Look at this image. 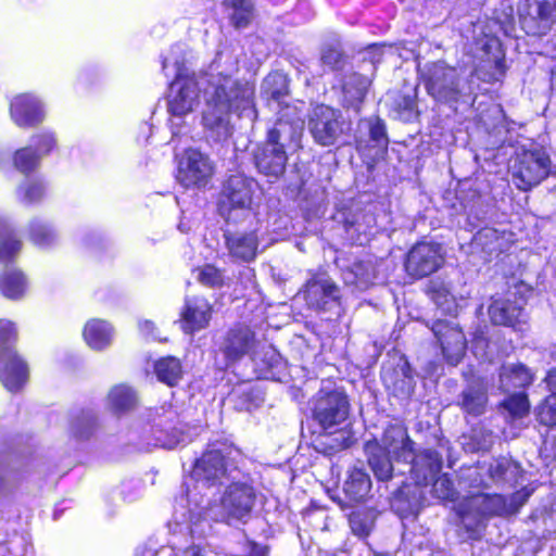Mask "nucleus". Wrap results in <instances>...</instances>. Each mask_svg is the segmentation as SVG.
Listing matches in <instances>:
<instances>
[{
    "label": "nucleus",
    "mask_w": 556,
    "mask_h": 556,
    "mask_svg": "<svg viewBox=\"0 0 556 556\" xmlns=\"http://www.w3.org/2000/svg\"><path fill=\"white\" fill-rule=\"evenodd\" d=\"M314 419L329 433H336V427L345 421L349 415V402L339 390L318 392L313 409Z\"/></svg>",
    "instance_id": "9b49d317"
},
{
    "label": "nucleus",
    "mask_w": 556,
    "mask_h": 556,
    "mask_svg": "<svg viewBox=\"0 0 556 556\" xmlns=\"http://www.w3.org/2000/svg\"><path fill=\"white\" fill-rule=\"evenodd\" d=\"M157 437L155 438V446H161L164 448H175L180 444H186L188 439L184 434L182 430L178 428H173L170 431H165L160 429Z\"/></svg>",
    "instance_id": "a19ab883"
},
{
    "label": "nucleus",
    "mask_w": 556,
    "mask_h": 556,
    "mask_svg": "<svg viewBox=\"0 0 556 556\" xmlns=\"http://www.w3.org/2000/svg\"><path fill=\"white\" fill-rule=\"evenodd\" d=\"M350 527L354 534L365 536L369 533L371 523L358 513H353L350 516Z\"/></svg>",
    "instance_id": "49530a36"
},
{
    "label": "nucleus",
    "mask_w": 556,
    "mask_h": 556,
    "mask_svg": "<svg viewBox=\"0 0 556 556\" xmlns=\"http://www.w3.org/2000/svg\"><path fill=\"white\" fill-rule=\"evenodd\" d=\"M486 401L482 386H469L462 393L460 406L467 414L479 416L484 413Z\"/></svg>",
    "instance_id": "2f4dec72"
},
{
    "label": "nucleus",
    "mask_w": 556,
    "mask_h": 556,
    "mask_svg": "<svg viewBox=\"0 0 556 556\" xmlns=\"http://www.w3.org/2000/svg\"><path fill=\"white\" fill-rule=\"evenodd\" d=\"M368 126L371 140L379 146H386L387 138L383 123L379 118H375L368 121Z\"/></svg>",
    "instance_id": "de8ad7c7"
},
{
    "label": "nucleus",
    "mask_w": 556,
    "mask_h": 556,
    "mask_svg": "<svg viewBox=\"0 0 556 556\" xmlns=\"http://www.w3.org/2000/svg\"><path fill=\"white\" fill-rule=\"evenodd\" d=\"M504 408L514 418H521L528 414L530 404L523 392L514 393L503 402Z\"/></svg>",
    "instance_id": "ea45409f"
},
{
    "label": "nucleus",
    "mask_w": 556,
    "mask_h": 556,
    "mask_svg": "<svg viewBox=\"0 0 556 556\" xmlns=\"http://www.w3.org/2000/svg\"><path fill=\"white\" fill-rule=\"evenodd\" d=\"M475 240L477 244L481 245L490 253L502 251V244L500 243L498 232L493 228H484L480 230L476 235Z\"/></svg>",
    "instance_id": "79ce46f5"
},
{
    "label": "nucleus",
    "mask_w": 556,
    "mask_h": 556,
    "mask_svg": "<svg viewBox=\"0 0 556 556\" xmlns=\"http://www.w3.org/2000/svg\"><path fill=\"white\" fill-rule=\"evenodd\" d=\"M139 329L141 333L147 338L157 339V336L154 334V325L152 321L144 320L139 324Z\"/></svg>",
    "instance_id": "603ef678"
},
{
    "label": "nucleus",
    "mask_w": 556,
    "mask_h": 556,
    "mask_svg": "<svg viewBox=\"0 0 556 556\" xmlns=\"http://www.w3.org/2000/svg\"><path fill=\"white\" fill-rule=\"evenodd\" d=\"M532 382V375L529 369L521 364H506L502 366L500 372V388L504 392L511 389L525 388Z\"/></svg>",
    "instance_id": "bb28decb"
},
{
    "label": "nucleus",
    "mask_w": 556,
    "mask_h": 556,
    "mask_svg": "<svg viewBox=\"0 0 556 556\" xmlns=\"http://www.w3.org/2000/svg\"><path fill=\"white\" fill-rule=\"evenodd\" d=\"M17 330L15 324L8 319L0 320V352L7 349V344L16 340Z\"/></svg>",
    "instance_id": "a18cd8bd"
},
{
    "label": "nucleus",
    "mask_w": 556,
    "mask_h": 556,
    "mask_svg": "<svg viewBox=\"0 0 556 556\" xmlns=\"http://www.w3.org/2000/svg\"><path fill=\"white\" fill-rule=\"evenodd\" d=\"M229 255L235 261L251 262L256 257L258 239L255 232H235L225 235Z\"/></svg>",
    "instance_id": "b1692460"
},
{
    "label": "nucleus",
    "mask_w": 556,
    "mask_h": 556,
    "mask_svg": "<svg viewBox=\"0 0 556 556\" xmlns=\"http://www.w3.org/2000/svg\"><path fill=\"white\" fill-rule=\"evenodd\" d=\"M440 469H442V467ZM440 471L441 470H439L432 478L428 479L427 482H421L420 484H428L432 482V493L435 497L452 501L456 494L453 482L446 475L435 478Z\"/></svg>",
    "instance_id": "4c0bfd02"
},
{
    "label": "nucleus",
    "mask_w": 556,
    "mask_h": 556,
    "mask_svg": "<svg viewBox=\"0 0 556 556\" xmlns=\"http://www.w3.org/2000/svg\"><path fill=\"white\" fill-rule=\"evenodd\" d=\"M138 403L137 393L130 387L118 384L108 394V405L116 414L130 412Z\"/></svg>",
    "instance_id": "c756f323"
},
{
    "label": "nucleus",
    "mask_w": 556,
    "mask_h": 556,
    "mask_svg": "<svg viewBox=\"0 0 556 556\" xmlns=\"http://www.w3.org/2000/svg\"><path fill=\"white\" fill-rule=\"evenodd\" d=\"M223 8L233 27L245 28L254 17V4L251 0H224Z\"/></svg>",
    "instance_id": "cd10ccee"
},
{
    "label": "nucleus",
    "mask_w": 556,
    "mask_h": 556,
    "mask_svg": "<svg viewBox=\"0 0 556 556\" xmlns=\"http://www.w3.org/2000/svg\"><path fill=\"white\" fill-rule=\"evenodd\" d=\"M10 116L21 128L36 127L46 117L45 104L36 94H17L11 100Z\"/></svg>",
    "instance_id": "2eb2a0df"
},
{
    "label": "nucleus",
    "mask_w": 556,
    "mask_h": 556,
    "mask_svg": "<svg viewBox=\"0 0 556 556\" xmlns=\"http://www.w3.org/2000/svg\"><path fill=\"white\" fill-rule=\"evenodd\" d=\"M258 184L255 179L242 174L231 175L224 185L219 213L227 220L237 222L244 217L253 206Z\"/></svg>",
    "instance_id": "423d86ee"
},
{
    "label": "nucleus",
    "mask_w": 556,
    "mask_h": 556,
    "mask_svg": "<svg viewBox=\"0 0 556 556\" xmlns=\"http://www.w3.org/2000/svg\"><path fill=\"white\" fill-rule=\"evenodd\" d=\"M473 472H477V469L470 470L469 476H472Z\"/></svg>",
    "instance_id": "13d9d810"
},
{
    "label": "nucleus",
    "mask_w": 556,
    "mask_h": 556,
    "mask_svg": "<svg viewBox=\"0 0 556 556\" xmlns=\"http://www.w3.org/2000/svg\"><path fill=\"white\" fill-rule=\"evenodd\" d=\"M255 346L254 332L248 326L237 325L229 329L218 342V354L223 355V359H216V364L219 368H227L244 355L252 354Z\"/></svg>",
    "instance_id": "f8f14e48"
},
{
    "label": "nucleus",
    "mask_w": 556,
    "mask_h": 556,
    "mask_svg": "<svg viewBox=\"0 0 556 556\" xmlns=\"http://www.w3.org/2000/svg\"><path fill=\"white\" fill-rule=\"evenodd\" d=\"M308 130L318 144H336L344 132L340 111L325 104L314 106L308 118Z\"/></svg>",
    "instance_id": "9d476101"
},
{
    "label": "nucleus",
    "mask_w": 556,
    "mask_h": 556,
    "mask_svg": "<svg viewBox=\"0 0 556 556\" xmlns=\"http://www.w3.org/2000/svg\"><path fill=\"white\" fill-rule=\"evenodd\" d=\"M281 116L283 118L288 114L283 113ZM303 125L304 119L294 109V116L290 123L280 119L268 131L265 142L254 152L255 165L262 174L278 177L285 172L287 163L286 146L288 142L298 143Z\"/></svg>",
    "instance_id": "f03ea898"
},
{
    "label": "nucleus",
    "mask_w": 556,
    "mask_h": 556,
    "mask_svg": "<svg viewBox=\"0 0 556 556\" xmlns=\"http://www.w3.org/2000/svg\"><path fill=\"white\" fill-rule=\"evenodd\" d=\"M382 447L396 459L412 463L410 472L416 483L427 482L441 468L442 457L433 450H426L419 455H414L413 441L406 429L399 425H392L384 430Z\"/></svg>",
    "instance_id": "7ed1b4c3"
},
{
    "label": "nucleus",
    "mask_w": 556,
    "mask_h": 556,
    "mask_svg": "<svg viewBox=\"0 0 556 556\" xmlns=\"http://www.w3.org/2000/svg\"><path fill=\"white\" fill-rule=\"evenodd\" d=\"M154 370L157 379L170 387L177 384L182 377L180 361L172 356L159 359L155 363Z\"/></svg>",
    "instance_id": "473e14b6"
},
{
    "label": "nucleus",
    "mask_w": 556,
    "mask_h": 556,
    "mask_svg": "<svg viewBox=\"0 0 556 556\" xmlns=\"http://www.w3.org/2000/svg\"><path fill=\"white\" fill-rule=\"evenodd\" d=\"M197 279L207 287H219L223 285L222 271L213 265H204L195 270Z\"/></svg>",
    "instance_id": "37998d69"
},
{
    "label": "nucleus",
    "mask_w": 556,
    "mask_h": 556,
    "mask_svg": "<svg viewBox=\"0 0 556 556\" xmlns=\"http://www.w3.org/2000/svg\"><path fill=\"white\" fill-rule=\"evenodd\" d=\"M22 242L16 238L8 220L0 216V260L5 261L16 255Z\"/></svg>",
    "instance_id": "72a5a7b5"
},
{
    "label": "nucleus",
    "mask_w": 556,
    "mask_h": 556,
    "mask_svg": "<svg viewBox=\"0 0 556 556\" xmlns=\"http://www.w3.org/2000/svg\"><path fill=\"white\" fill-rule=\"evenodd\" d=\"M321 63L330 70H334L339 66L342 54L339 50L329 48L323 51Z\"/></svg>",
    "instance_id": "3c124183"
},
{
    "label": "nucleus",
    "mask_w": 556,
    "mask_h": 556,
    "mask_svg": "<svg viewBox=\"0 0 556 556\" xmlns=\"http://www.w3.org/2000/svg\"><path fill=\"white\" fill-rule=\"evenodd\" d=\"M29 146H33V149L43 159L56 147V138L53 132L43 130L31 136Z\"/></svg>",
    "instance_id": "58836bf2"
},
{
    "label": "nucleus",
    "mask_w": 556,
    "mask_h": 556,
    "mask_svg": "<svg viewBox=\"0 0 556 556\" xmlns=\"http://www.w3.org/2000/svg\"><path fill=\"white\" fill-rule=\"evenodd\" d=\"M28 379L26 364L16 354L9 352L5 359L0 361V380L10 392L22 389Z\"/></svg>",
    "instance_id": "5701e85b"
},
{
    "label": "nucleus",
    "mask_w": 556,
    "mask_h": 556,
    "mask_svg": "<svg viewBox=\"0 0 556 556\" xmlns=\"http://www.w3.org/2000/svg\"><path fill=\"white\" fill-rule=\"evenodd\" d=\"M432 299L438 306L442 307L443 311H446L448 313L452 312V306L454 303L450 294V291L444 286H441L439 287V289L433 290Z\"/></svg>",
    "instance_id": "09e8293b"
},
{
    "label": "nucleus",
    "mask_w": 556,
    "mask_h": 556,
    "mask_svg": "<svg viewBox=\"0 0 556 556\" xmlns=\"http://www.w3.org/2000/svg\"><path fill=\"white\" fill-rule=\"evenodd\" d=\"M509 467V462L506 459H495L489 466V475L493 481L502 480Z\"/></svg>",
    "instance_id": "8fccbe9b"
},
{
    "label": "nucleus",
    "mask_w": 556,
    "mask_h": 556,
    "mask_svg": "<svg viewBox=\"0 0 556 556\" xmlns=\"http://www.w3.org/2000/svg\"><path fill=\"white\" fill-rule=\"evenodd\" d=\"M41 160L42 157L33 149V146L21 148L13 154L14 167L25 175L36 170Z\"/></svg>",
    "instance_id": "f704fd0d"
},
{
    "label": "nucleus",
    "mask_w": 556,
    "mask_h": 556,
    "mask_svg": "<svg viewBox=\"0 0 556 556\" xmlns=\"http://www.w3.org/2000/svg\"><path fill=\"white\" fill-rule=\"evenodd\" d=\"M262 94L268 101L271 110H277L278 121L280 122L281 115L287 113L288 116L282 118L283 122L290 123L294 116V109L303 118L302 109L298 105H291L287 102L288 99V79L282 73L275 72L268 74L262 84Z\"/></svg>",
    "instance_id": "4468645a"
},
{
    "label": "nucleus",
    "mask_w": 556,
    "mask_h": 556,
    "mask_svg": "<svg viewBox=\"0 0 556 556\" xmlns=\"http://www.w3.org/2000/svg\"><path fill=\"white\" fill-rule=\"evenodd\" d=\"M433 332L441 344L446 361L452 365L458 364L466 349V339L463 331L457 326L438 321L433 326Z\"/></svg>",
    "instance_id": "aec40b11"
},
{
    "label": "nucleus",
    "mask_w": 556,
    "mask_h": 556,
    "mask_svg": "<svg viewBox=\"0 0 556 556\" xmlns=\"http://www.w3.org/2000/svg\"><path fill=\"white\" fill-rule=\"evenodd\" d=\"M525 301L514 295L505 299H495L489 307V316L493 324L522 329L526 324L523 311Z\"/></svg>",
    "instance_id": "6ab92c4d"
},
{
    "label": "nucleus",
    "mask_w": 556,
    "mask_h": 556,
    "mask_svg": "<svg viewBox=\"0 0 556 556\" xmlns=\"http://www.w3.org/2000/svg\"><path fill=\"white\" fill-rule=\"evenodd\" d=\"M545 381L551 394L556 395V368L548 371Z\"/></svg>",
    "instance_id": "864d4df0"
},
{
    "label": "nucleus",
    "mask_w": 556,
    "mask_h": 556,
    "mask_svg": "<svg viewBox=\"0 0 556 556\" xmlns=\"http://www.w3.org/2000/svg\"><path fill=\"white\" fill-rule=\"evenodd\" d=\"M371 488V481L366 471L354 467L344 483L345 494L354 502H359L366 497Z\"/></svg>",
    "instance_id": "7c9ffc66"
},
{
    "label": "nucleus",
    "mask_w": 556,
    "mask_h": 556,
    "mask_svg": "<svg viewBox=\"0 0 556 556\" xmlns=\"http://www.w3.org/2000/svg\"><path fill=\"white\" fill-rule=\"evenodd\" d=\"M304 299L308 306L327 309L340 299V289L325 273L314 274L303 288Z\"/></svg>",
    "instance_id": "dca6fc26"
},
{
    "label": "nucleus",
    "mask_w": 556,
    "mask_h": 556,
    "mask_svg": "<svg viewBox=\"0 0 556 556\" xmlns=\"http://www.w3.org/2000/svg\"><path fill=\"white\" fill-rule=\"evenodd\" d=\"M29 238L36 245L46 248L54 243L56 235L47 223L34 220L29 226Z\"/></svg>",
    "instance_id": "c9c22d12"
},
{
    "label": "nucleus",
    "mask_w": 556,
    "mask_h": 556,
    "mask_svg": "<svg viewBox=\"0 0 556 556\" xmlns=\"http://www.w3.org/2000/svg\"><path fill=\"white\" fill-rule=\"evenodd\" d=\"M508 513L504 496L482 493L473 494L459 504L458 515L469 539L477 538L482 520L486 516L504 515Z\"/></svg>",
    "instance_id": "0eeeda50"
},
{
    "label": "nucleus",
    "mask_w": 556,
    "mask_h": 556,
    "mask_svg": "<svg viewBox=\"0 0 556 556\" xmlns=\"http://www.w3.org/2000/svg\"><path fill=\"white\" fill-rule=\"evenodd\" d=\"M539 420L546 426L556 425V395H549L539 407Z\"/></svg>",
    "instance_id": "c03bdc74"
},
{
    "label": "nucleus",
    "mask_w": 556,
    "mask_h": 556,
    "mask_svg": "<svg viewBox=\"0 0 556 556\" xmlns=\"http://www.w3.org/2000/svg\"><path fill=\"white\" fill-rule=\"evenodd\" d=\"M369 85V79L364 75L356 73L348 75L342 85L343 105L358 110Z\"/></svg>",
    "instance_id": "a878e982"
},
{
    "label": "nucleus",
    "mask_w": 556,
    "mask_h": 556,
    "mask_svg": "<svg viewBox=\"0 0 556 556\" xmlns=\"http://www.w3.org/2000/svg\"><path fill=\"white\" fill-rule=\"evenodd\" d=\"M46 191V186L42 180L34 178L27 179L17 189V195L21 201L26 203H34L40 201Z\"/></svg>",
    "instance_id": "e433bc0d"
},
{
    "label": "nucleus",
    "mask_w": 556,
    "mask_h": 556,
    "mask_svg": "<svg viewBox=\"0 0 556 556\" xmlns=\"http://www.w3.org/2000/svg\"><path fill=\"white\" fill-rule=\"evenodd\" d=\"M214 173L210 157L198 149H187L177 160L176 179L184 188L205 187Z\"/></svg>",
    "instance_id": "1a4fd4ad"
},
{
    "label": "nucleus",
    "mask_w": 556,
    "mask_h": 556,
    "mask_svg": "<svg viewBox=\"0 0 556 556\" xmlns=\"http://www.w3.org/2000/svg\"><path fill=\"white\" fill-rule=\"evenodd\" d=\"M414 108V101L412 98L407 97V98H404V109L405 110H408V111H412Z\"/></svg>",
    "instance_id": "6e6d98bb"
},
{
    "label": "nucleus",
    "mask_w": 556,
    "mask_h": 556,
    "mask_svg": "<svg viewBox=\"0 0 556 556\" xmlns=\"http://www.w3.org/2000/svg\"><path fill=\"white\" fill-rule=\"evenodd\" d=\"M522 26L533 36L546 34L556 20V0H527Z\"/></svg>",
    "instance_id": "a211bd4d"
},
{
    "label": "nucleus",
    "mask_w": 556,
    "mask_h": 556,
    "mask_svg": "<svg viewBox=\"0 0 556 556\" xmlns=\"http://www.w3.org/2000/svg\"><path fill=\"white\" fill-rule=\"evenodd\" d=\"M115 337V329L105 319H89L83 328V338L93 351H104L110 348Z\"/></svg>",
    "instance_id": "4be33fe9"
},
{
    "label": "nucleus",
    "mask_w": 556,
    "mask_h": 556,
    "mask_svg": "<svg viewBox=\"0 0 556 556\" xmlns=\"http://www.w3.org/2000/svg\"><path fill=\"white\" fill-rule=\"evenodd\" d=\"M255 494L253 489L245 483H233L228 486L219 504L204 507V518L214 521H224L230 523L232 520H242L247 517L253 505ZM190 522L197 523L202 511L195 513L190 509Z\"/></svg>",
    "instance_id": "39448f33"
},
{
    "label": "nucleus",
    "mask_w": 556,
    "mask_h": 556,
    "mask_svg": "<svg viewBox=\"0 0 556 556\" xmlns=\"http://www.w3.org/2000/svg\"><path fill=\"white\" fill-rule=\"evenodd\" d=\"M419 73L427 92L440 102L455 103L472 92L469 83L460 78L458 71L444 62L419 66Z\"/></svg>",
    "instance_id": "20e7f679"
},
{
    "label": "nucleus",
    "mask_w": 556,
    "mask_h": 556,
    "mask_svg": "<svg viewBox=\"0 0 556 556\" xmlns=\"http://www.w3.org/2000/svg\"><path fill=\"white\" fill-rule=\"evenodd\" d=\"M192 477L195 488H210L228 480L224 456L218 451H207L197 460Z\"/></svg>",
    "instance_id": "f3484780"
},
{
    "label": "nucleus",
    "mask_w": 556,
    "mask_h": 556,
    "mask_svg": "<svg viewBox=\"0 0 556 556\" xmlns=\"http://www.w3.org/2000/svg\"><path fill=\"white\" fill-rule=\"evenodd\" d=\"M27 291V279L17 269H8L0 276V292L10 300L22 299Z\"/></svg>",
    "instance_id": "c85d7f7f"
},
{
    "label": "nucleus",
    "mask_w": 556,
    "mask_h": 556,
    "mask_svg": "<svg viewBox=\"0 0 556 556\" xmlns=\"http://www.w3.org/2000/svg\"><path fill=\"white\" fill-rule=\"evenodd\" d=\"M161 410L163 415H166L167 420H173L176 416V413L172 409L166 410L164 407H162Z\"/></svg>",
    "instance_id": "5fc2aeb1"
},
{
    "label": "nucleus",
    "mask_w": 556,
    "mask_h": 556,
    "mask_svg": "<svg viewBox=\"0 0 556 556\" xmlns=\"http://www.w3.org/2000/svg\"><path fill=\"white\" fill-rule=\"evenodd\" d=\"M162 426H163L162 420H160V421H157V422H156V427H162Z\"/></svg>",
    "instance_id": "4d7b16f0"
},
{
    "label": "nucleus",
    "mask_w": 556,
    "mask_h": 556,
    "mask_svg": "<svg viewBox=\"0 0 556 556\" xmlns=\"http://www.w3.org/2000/svg\"><path fill=\"white\" fill-rule=\"evenodd\" d=\"M212 316V306L204 298H187L181 311V329L186 333H193L208 326Z\"/></svg>",
    "instance_id": "412c9836"
},
{
    "label": "nucleus",
    "mask_w": 556,
    "mask_h": 556,
    "mask_svg": "<svg viewBox=\"0 0 556 556\" xmlns=\"http://www.w3.org/2000/svg\"><path fill=\"white\" fill-rule=\"evenodd\" d=\"M365 453L368 464L377 479L387 481L391 479L393 465L384 448L376 440L368 441L365 444Z\"/></svg>",
    "instance_id": "393cba45"
},
{
    "label": "nucleus",
    "mask_w": 556,
    "mask_h": 556,
    "mask_svg": "<svg viewBox=\"0 0 556 556\" xmlns=\"http://www.w3.org/2000/svg\"><path fill=\"white\" fill-rule=\"evenodd\" d=\"M549 155L543 149L525 150L517 154L513 166V180L518 189L538 186L551 172Z\"/></svg>",
    "instance_id": "6e6552de"
},
{
    "label": "nucleus",
    "mask_w": 556,
    "mask_h": 556,
    "mask_svg": "<svg viewBox=\"0 0 556 556\" xmlns=\"http://www.w3.org/2000/svg\"><path fill=\"white\" fill-rule=\"evenodd\" d=\"M170 66L176 74L168 96V112L173 118H181L191 113L199 104L201 90L205 102L203 126L216 140H224L231 135V114L237 113L251 122L256 118L254 86L235 78L239 65L232 50L219 51L207 72L198 78L185 76L182 63L174 55L165 56L162 62L166 75Z\"/></svg>",
    "instance_id": "f257e3e1"
},
{
    "label": "nucleus",
    "mask_w": 556,
    "mask_h": 556,
    "mask_svg": "<svg viewBox=\"0 0 556 556\" xmlns=\"http://www.w3.org/2000/svg\"><path fill=\"white\" fill-rule=\"evenodd\" d=\"M443 262V251L439 243L419 242L408 252L405 268L410 276L422 278L437 271Z\"/></svg>",
    "instance_id": "ddd939ff"
}]
</instances>
